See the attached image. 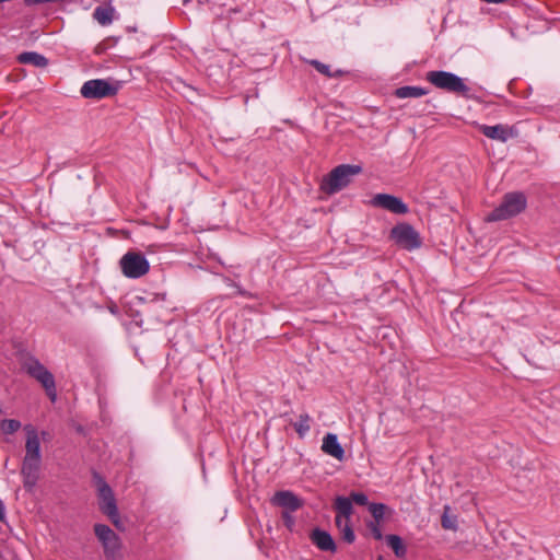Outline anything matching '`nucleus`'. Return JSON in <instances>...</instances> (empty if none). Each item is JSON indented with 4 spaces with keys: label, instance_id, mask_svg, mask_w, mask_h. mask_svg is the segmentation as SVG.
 <instances>
[{
    "label": "nucleus",
    "instance_id": "f257e3e1",
    "mask_svg": "<svg viewBox=\"0 0 560 560\" xmlns=\"http://www.w3.org/2000/svg\"><path fill=\"white\" fill-rule=\"evenodd\" d=\"M362 172L360 165L341 164L335 167L320 183V190L334 195L347 187L351 178Z\"/></svg>",
    "mask_w": 560,
    "mask_h": 560
},
{
    "label": "nucleus",
    "instance_id": "f03ea898",
    "mask_svg": "<svg viewBox=\"0 0 560 560\" xmlns=\"http://www.w3.org/2000/svg\"><path fill=\"white\" fill-rule=\"evenodd\" d=\"M526 197L522 192H509L502 202L487 214V222L508 220L523 212L526 208Z\"/></svg>",
    "mask_w": 560,
    "mask_h": 560
},
{
    "label": "nucleus",
    "instance_id": "7ed1b4c3",
    "mask_svg": "<svg viewBox=\"0 0 560 560\" xmlns=\"http://www.w3.org/2000/svg\"><path fill=\"white\" fill-rule=\"evenodd\" d=\"M425 78L435 88L451 93L467 96L469 92L462 78L447 71H429Z\"/></svg>",
    "mask_w": 560,
    "mask_h": 560
},
{
    "label": "nucleus",
    "instance_id": "20e7f679",
    "mask_svg": "<svg viewBox=\"0 0 560 560\" xmlns=\"http://www.w3.org/2000/svg\"><path fill=\"white\" fill-rule=\"evenodd\" d=\"M121 272L130 279L141 278L150 270V264L139 252L129 250L119 260Z\"/></svg>",
    "mask_w": 560,
    "mask_h": 560
},
{
    "label": "nucleus",
    "instance_id": "39448f33",
    "mask_svg": "<svg viewBox=\"0 0 560 560\" xmlns=\"http://www.w3.org/2000/svg\"><path fill=\"white\" fill-rule=\"evenodd\" d=\"M94 533L103 546L106 559L120 560L121 541L115 532L107 525L96 524L94 526Z\"/></svg>",
    "mask_w": 560,
    "mask_h": 560
},
{
    "label": "nucleus",
    "instance_id": "423d86ee",
    "mask_svg": "<svg viewBox=\"0 0 560 560\" xmlns=\"http://www.w3.org/2000/svg\"><path fill=\"white\" fill-rule=\"evenodd\" d=\"M26 372L42 384L49 399L55 402L57 399L56 383L54 375L35 359L25 364Z\"/></svg>",
    "mask_w": 560,
    "mask_h": 560
},
{
    "label": "nucleus",
    "instance_id": "0eeeda50",
    "mask_svg": "<svg viewBox=\"0 0 560 560\" xmlns=\"http://www.w3.org/2000/svg\"><path fill=\"white\" fill-rule=\"evenodd\" d=\"M80 92L85 98L100 100L116 95L118 92V84L110 83L104 79H93L86 81L82 85Z\"/></svg>",
    "mask_w": 560,
    "mask_h": 560
},
{
    "label": "nucleus",
    "instance_id": "6e6552de",
    "mask_svg": "<svg viewBox=\"0 0 560 560\" xmlns=\"http://www.w3.org/2000/svg\"><path fill=\"white\" fill-rule=\"evenodd\" d=\"M392 238L405 249L412 250L421 246L419 233L408 223H400L390 231Z\"/></svg>",
    "mask_w": 560,
    "mask_h": 560
},
{
    "label": "nucleus",
    "instance_id": "1a4fd4ad",
    "mask_svg": "<svg viewBox=\"0 0 560 560\" xmlns=\"http://www.w3.org/2000/svg\"><path fill=\"white\" fill-rule=\"evenodd\" d=\"M97 479V492H98V500H100V510L106 515V516H115L117 504L116 499L114 495V492L112 488L108 486V483L101 478L100 476H96Z\"/></svg>",
    "mask_w": 560,
    "mask_h": 560
},
{
    "label": "nucleus",
    "instance_id": "9d476101",
    "mask_svg": "<svg viewBox=\"0 0 560 560\" xmlns=\"http://www.w3.org/2000/svg\"><path fill=\"white\" fill-rule=\"evenodd\" d=\"M42 458L24 456L22 462L21 474L23 476V485L27 491H32L36 486L39 477Z\"/></svg>",
    "mask_w": 560,
    "mask_h": 560
},
{
    "label": "nucleus",
    "instance_id": "9b49d317",
    "mask_svg": "<svg viewBox=\"0 0 560 560\" xmlns=\"http://www.w3.org/2000/svg\"><path fill=\"white\" fill-rule=\"evenodd\" d=\"M372 206L383 208L396 214L408 212L407 205L398 197L388 194H377L371 200Z\"/></svg>",
    "mask_w": 560,
    "mask_h": 560
},
{
    "label": "nucleus",
    "instance_id": "f8f14e48",
    "mask_svg": "<svg viewBox=\"0 0 560 560\" xmlns=\"http://www.w3.org/2000/svg\"><path fill=\"white\" fill-rule=\"evenodd\" d=\"M479 130L489 139L498 140L501 142L508 141L510 138H514L516 136V132L512 127H509L506 125H495V126H488V125H479Z\"/></svg>",
    "mask_w": 560,
    "mask_h": 560
},
{
    "label": "nucleus",
    "instance_id": "ddd939ff",
    "mask_svg": "<svg viewBox=\"0 0 560 560\" xmlns=\"http://www.w3.org/2000/svg\"><path fill=\"white\" fill-rule=\"evenodd\" d=\"M273 505L281 506L289 512H294L303 506V501L291 491H278L271 499Z\"/></svg>",
    "mask_w": 560,
    "mask_h": 560
},
{
    "label": "nucleus",
    "instance_id": "4468645a",
    "mask_svg": "<svg viewBox=\"0 0 560 560\" xmlns=\"http://www.w3.org/2000/svg\"><path fill=\"white\" fill-rule=\"evenodd\" d=\"M24 431L26 433L25 456L42 458L40 441L37 430L33 425L27 424L24 427Z\"/></svg>",
    "mask_w": 560,
    "mask_h": 560
},
{
    "label": "nucleus",
    "instance_id": "2eb2a0df",
    "mask_svg": "<svg viewBox=\"0 0 560 560\" xmlns=\"http://www.w3.org/2000/svg\"><path fill=\"white\" fill-rule=\"evenodd\" d=\"M322 451L339 462L345 459V450L334 433H327L323 439Z\"/></svg>",
    "mask_w": 560,
    "mask_h": 560
},
{
    "label": "nucleus",
    "instance_id": "dca6fc26",
    "mask_svg": "<svg viewBox=\"0 0 560 560\" xmlns=\"http://www.w3.org/2000/svg\"><path fill=\"white\" fill-rule=\"evenodd\" d=\"M311 539L316 547L323 551L335 552L337 547L331 535L319 528H316L311 534Z\"/></svg>",
    "mask_w": 560,
    "mask_h": 560
},
{
    "label": "nucleus",
    "instance_id": "f3484780",
    "mask_svg": "<svg viewBox=\"0 0 560 560\" xmlns=\"http://www.w3.org/2000/svg\"><path fill=\"white\" fill-rule=\"evenodd\" d=\"M116 10L110 4V0H108V3L105 5H100L95 8L93 12V18L95 21H97L98 24L106 26L112 24L115 18Z\"/></svg>",
    "mask_w": 560,
    "mask_h": 560
},
{
    "label": "nucleus",
    "instance_id": "a211bd4d",
    "mask_svg": "<svg viewBox=\"0 0 560 560\" xmlns=\"http://www.w3.org/2000/svg\"><path fill=\"white\" fill-rule=\"evenodd\" d=\"M334 508L337 512L336 520L350 521L353 513L352 501L346 497H337Z\"/></svg>",
    "mask_w": 560,
    "mask_h": 560
},
{
    "label": "nucleus",
    "instance_id": "6ab92c4d",
    "mask_svg": "<svg viewBox=\"0 0 560 560\" xmlns=\"http://www.w3.org/2000/svg\"><path fill=\"white\" fill-rule=\"evenodd\" d=\"M20 63L33 65L37 68H45L48 65V59L43 55L35 51H25L18 56Z\"/></svg>",
    "mask_w": 560,
    "mask_h": 560
},
{
    "label": "nucleus",
    "instance_id": "aec40b11",
    "mask_svg": "<svg viewBox=\"0 0 560 560\" xmlns=\"http://www.w3.org/2000/svg\"><path fill=\"white\" fill-rule=\"evenodd\" d=\"M451 506L444 505L443 514L441 517V525L446 530L456 532L458 529V521L455 514L451 513Z\"/></svg>",
    "mask_w": 560,
    "mask_h": 560
},
{
    "label": "nucleus",
    "instance_id": "412c9836",
    "mask_svg": "<svg viewBox=\"0 0 560 560\" xmlns=\"http://www.w3.org/2000/svg\"><path fill=\"white\" fill-rule=\"evenodd\" d=\"M387 545L392 548L395 556L398 558H405L407 553V548L402 542V539L397 535H387L386 536Z\"/></svg>",
    "mask_w": 560,
    "mask_h": 560
},
{
    "label": "nucleus",
    "instance_id": "4be33fe9",
    "mask_svg": "<svg viewBox=\"0 0 560 560\" xmlns=\"http://www.w3.org/2000/svg\"><path fill=\"white\" fill-rule=\"evenodd\" d=\"M335 523L340 532L342 540H345L348 544H352L355 539V535L351 527L350 521L335 520Z\"/></svg>",
    "mask_w": 560,
    "mask_h": 560
},
{
    "label": "nucleus",
    "instance_id": "5701e85b",
    "mask_svg": "<svg viewBox=\"0 0 560 560\" xmlns=\"http://www.w3.org/2000/svg\"><path fill=\"white\" fill-rule=\"evenodd\" d=\"M427 94V91L419 86H401L395 91V95L399 98L407 97H421Z\"/></svg>",
    "mask_w": 560,
    "mask_h": 560
},
{
    "label": "nucleus",
    "instance_id": "b1692460",
    "mask_svg": "<svg viewBox=\"0 0 560 560\" xmlns=\"http://www.w3.org/2000/svg\"><path fill=\"white\" fill-rule=\"evenodd\" d=\"M318 72H320L322 74H324L325 77L327 78H332V77H340L343 74V71L342 70H337L335 72H331L330 71V68L328 65H325L318 60H310L308 61Z\"/></svg>",
    "mask_w": 560,
    "mask_h": 560
},
{
    "label": "nucleus",
    "instance_id": "393cba45",
    "mask_svg": "<svg viewBox=\"0 0 560 560\" xmlns=\"http://www.w3.org/2000/svg\"><path fill=\"white\" fill-rule=\"evenodd\" d=\"M310 417L304 413L299 417V421L294 423V428L300 436H303L306 432L310 431Z\"/></svg>",
    "mask_w": 560,
    "mask_h": 560
},
{
    "label": "nucleus",
    "instance_id": "a878e982",
    "mask_svg": "<svg viewBox=\"0 0 560 560\" xmlns=\"http://www.w3.org/2000/svg\"><path fill=\"white\" fill-rule=\"evenodd\" d=\"M386 510V505L383 503H371L369 505V511L374 517L376 523H380V521L384 517Z\"/></svg>",
    "mask_w": 560,
    "mask_h": 560
},
{
    "label": "nucleus",
    "instance_id": "bb28decb",
    "mask_svg": "<svg viewBox=\"0 0 560 560\" xmlns=\"http://www.w3.org/2000/svg\"><path fill=\"white\" fill-rule=\"evenodd\" d=\"M0 428L3 433L12 434L21 428V422L14 419L3 420Z\"/></svg>",
    "mask_w": 560,
    "mask_h": 560
},
{
    "label": "nucleus",
    "instance_id": "cd10ccee",
    "mask_svg": "<svg viewBox=\"0 0 560 560\" xmlns=\"http://www.w3.org/2000/svg\"><path fill=\"white\" fill-rule=\"evenodd\" d=\"M350 500L359 505L368 504V497L362 492H352L350 495Z\"/></svg>",
    "mask_w": 560,
    "mask_h": 560
},
{
    "label": "nucleus",
    "instance_id": "c85d7f7f",
    "mask_svg": "<svg viewBox=\"0 0 560 560\" xmlns=\"http://www.w3.org/2000/svg\"><path fill=\"white\" fill-rule=\"evenodd\" d=\"M369 527L371 529V533L373 535V537L376 539V540H381L383 539V534H382V530L380 528V523H376V522H371L369 524Z\"/></svg>",
    "mask_w": 560,
    "mask_h": 560
},
{
    "label": "nucleus",
    "instance_id": "c756f323",
    "mask_svg": "<svg viewBox=\"0 0 560 560\" xmlns=\"http://www.w3.org/2000/svg\"><path fill=\"white\" fill-rule=\"evenodd\" d=\"M112 523L118 528V529H124V525L121 523V520H120V516H119V513H118V509L116 510V514L115 516H107Z\"/></svg>",
    "mask_w": 560,
    "mask_h": 560
},
{
    "label": "nucleus",
    "instance_id": "7c9ffc66",
    "mask_svg": "<svg viewBox=\"0 0 560 560\" xmlns=\"http://www.w3.org/2000/svg\"><path fill=\"white\" fill-rule=\"evenodd\" d=\"M282 517L284 518V522L288 527H291L293 525V523H294L293 517L288 512H283Z\"/></svg>",
    "mask_w": 560,
    "mask_h": 560
},
{
    "label": "nucleus",
    "instance_id": "2f4dec72",
    "mask_svg": "<svg viewBox=\"0 0 560 560\" xmlns=\"http://www.w3.org/2000/svg\"><path fill=\"white\" fill-rule=\"evenodd\" d=\"M5 518V509L3 502L0 500V521L3 522Z\"/></svg>",
    "mask_w": 560,
    "mask_h": 560
},
{
    "label": "nucleus",
    "instance_id": "473e14b6",
    "mask_svg": "<svg viewBox=\"0 0 560 560\" xmlns=\"http://www.w3.org/2000/svg\"><path fill=\"white\" fill-rule=\"evenodd\" d=\"M108 310H109V312H110V313H113V314H117V311H118V308H117V305H116V304H112V305H109V306H108Z\"/></svg>",
    "mask_w": 560,
    "mask_h": 560
},
{
    "label": "nucleus",
    "instance_id": "72a5a7b5",
    "mask_svg": "<svg viewBox=\"0 0 560 560\" xmlns=\"http://www.w3.org/2000/svg\"><path fill=\"white\" fill-rule=\"evenodd\" d=\"M236 291H237V293H240V294H244V292H243L241 289H238V288H236Z\"/></svg>",
    "mask_w": 560,
    "mask_h": 560
},
{
    "label": "nucleus",
    "instance_id": "f704fd0d",
    "mask_svg": "<svg viewBox=\"0 0 560 560\" xmlns=\"http://www.w3.org/2000/svg\"><path fill=\"white\" fill-rule=\"evenodd\" d=\"M377 560H384V558H383L382 556H380V557L377 558Z\"/></svg>",
    "mask_w": 560,
    "mask_h": 560
}]
</instances>
